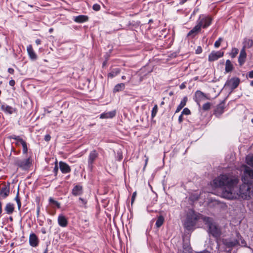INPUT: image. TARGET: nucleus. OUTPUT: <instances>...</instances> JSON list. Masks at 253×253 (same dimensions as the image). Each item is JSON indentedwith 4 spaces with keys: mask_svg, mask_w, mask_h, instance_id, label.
I'll list each match as a JSON object with an SVG mask.
<instances>
[{
    "mask_svg": "<svg viewBox=\"0 0 253 253\" xmlns=\"http://www.w3.org/2000/svg\"><path fill=\"white\" fill-rule=\"evenodd\" d=\"M201 218L208 228V233L215 238H218L221 235V230L212 218L204 216L192 210H189L184 223V227L188 230H191L195 225L198 219Z\"/></svg>",
    "mask_w": 253,
    "mask_h": 253,
    "instance_id": "2",
    "label": "nucleus"
},
{
    "mask_svg": "<svg viewBox=\"0 0 253 253\" xmlns=\"http://www.w3.org/2000/svg\"><path fill=\"white\" fill-rule=\"evenodd\" d=\"M187 0H181V2H182V3H183L185 2Z\"/></svg>",
    "mask_w": 253,
    "mask_h": 253,
    "instance_id": "55",
    "label": "nucleus"
},
{
    "mask_svg": "<svg viewBox=\"0 0 253 253\" xmlns=\"http://www.w3.org/2000/svg\"><path fill=\"white\" fill-rule=\"evenodd\" d=\"M98 155V153L95 150H93L90 152L88 159V163L89 166H92Z\"/></svg>",
    "mask_w": 253,
    "mask_h": 253,
    "instance_id": "11",
    "label": "nucleus"
},
{
    "mask_svg": "<svg viewBox=\"0 0 253 253\" xmlns=\"http://www.w3.org/2000/svg\"><path fill=\"white\" fill-rule=\"evenodd\" d=\"M27 50L30 59L32 60H36L37 59V55L34 51L32 45L30 44L27 47Z\"/></svg>",
    "mask_w": 253,
    "mask_h": 253,
    "instance_id": "13",
    "label": "nucleus"
},
{
    "mask_svg": "<svg viewBox=\"0 0 253 253\" xmlns=\"http://www.w3.org/2000/svg\"><path fill=\"white\" fill-rule=\"evenodd\" d=\"M185 87V85L184 84H182L180 85V88L181 89H183Z\"/></svg>",
    "mask_w": 253,
    "mask_h": 253,
    "instance_id": "51",
    "label": "nucleus"
},
{
    "mask_svg": "<svg viewBox=\"0 0 253 253\" xmlns=\"http://www.w3.org/2000/svg\"><path fill=\"white\" fill-rule=\"evenodd\" d=\"M201 26L197 22L196 25L188 33V36L194 37L196 35H197L199 32L201 31Z\"/></svg>",
    "mask_w": 253,
    "mask_h": 253,
    "instance_id": "15",
    "label": "nucleus"
},
{
    "mask_svg": "<svg viewBox=\"0 0 253 253\" xmlns=\"http://www.w3.org/2000/svg\"><path fill=\"white\" fill-rule=\"evenodd\" d=\"M1 109L2 111L4 112L5 113L9 114H12L16 111V109L6 104H2L0 106Z\"/></svg>",
    "mask_w": 253,
    "mask_h": 253,
    "instance_id": "10",
    "label": "nucleus"
},
{
    "mask_svg": "<svg viewBox=\"0 0 253 253\" xmlns=\"http://www.w3.org/2000/svg\"><path fill=\"white\" fill-rule=\"evenodd\" d=\"M116 115V111L115 110L102 113L100 116L101 119H109L112 118Z\"/></svg>",
    "mask_w": 253,
    "mask_h": 253,
    "instance_id": "18",
    "label": "nucleus"
},
{
    "mask_svg": "<svg viewBox=\"0 0 253 253\" xmlns=\"http://www.w3.org/2000/svg\"><path fill=\"white\" fill-rule=\"evenodd\" d=\"M222 41V39L221 38H219L218 40H217L214 44V46L215 48H218L220 45L221 42Z\"/></svg>",
    "mask_w": 253,
    "mask_h": 253,
    "instance_id": "35",
    "label": "nucleus"
},
{
    "mask_svg": "<svg viewBox=\"0 0 253 253\" xmlns=\"http://www.w3.org/2000/svg\"><path fill=\"white\" fill-rule=\"evenodd\" d=\"M20 144L22 145L23 147V154H26L28 152V147L26 142L24 140H21Z\"/></svg>",
    "mask_w": 253,
    "mask_h": 253,
    "instance_id": "30",
    "label": "nucleus"
},
{
    "mask_svg": "<svg viewBox=\"0 0 253 253\" xmlns=\"http://www.w3.org/2000/svg\"><path fill=\"white\" fill-rule=\"evenodd\" d=\"M197 253H211L207 250H204L202 252H197Z\"/></svg>",
    "mask_w": 253,
    "mask_h": 253,
    "instance_id": "50",
    "label": "nucleus"
},
{
    "mask_svg": "<svg viewBox=\"0 0 253 253\" xmlns=\"http://www.w3.org/2000/svg\"><path fill=\"white\" fill-rule=\"evenodd\" d=\"M14 164L22 169H28L31 164L30 159H20L18 158H14Z\"/></svg>",
    "mask_w": 253,
    "mask_h": 253,
    "instance_id": "4",
    "label": "nucleus"
},
{
    "mask_svg": "<svg viewBox=\"0 0 253 253\" xmlns=\"http://www.w3.org/2000/svg\"><path fill=\"white\" fill-rule=\"evenodd\" d=\"M164 217L162 215H160L158 217V219H157V220L156 221V226L158 228H159L160 227H161L163 225V224L164 223Z\"/></svg>",
    "mask_w": 253,
    "mask_h": 253,
    "instance_id": "27",
    "label": "nucleus"
},
{
    "mask_svg": "<svg viewBox=\"0 0 253 253\" xmlns=\"http://www.w3.org/2000/svg\"><path fill=\"white\" fill-rule=\"evenodd\" d=\"M51 138V137L49 135V134H47L44 137V140L46 141H48L50 140Z\"/></svg>",
    "mask_w": 253,
    "mask_h": 253,
    "instance_id": "42",
    "label": "nucleus"
},
{
    "mask_svg": "<svg viewBox=\"0 0 253 253\" xmlns=\"http://www.w3.org/2000/svg\"><path fill=\"white\" fill-rule=\"evenodd\" d=\"M10 220L12 221V218L11 217H10Z\"/></svg>",
    "mask_w": 253,
    "mask_h": 253,
    "instance_id": "60",
    "label": "nucleus"
},
{
    "mask_svg": "<svg viewBox=\"0 0 253 253\" xmlns=\"http://www.w3.org/2000/svg\"><path fill=\"white\" fill-rule=\"evenodd\" d=\"M211 104L210 102L205 103L203 106V109L204 111H208L211 108Z\"/></svg>",
    "mask_w": 253,
    "mask_h": 253,
    "instance_id": "34",
    "label": "nucleus"
},
{
    "mask_svg": "<svg viewBox=\"0 0 253 253\" xmlns=\"http://www.w3.org/2000/svg\"><path fill=\"white\" fill-rule=\"evenodd\" d=\"M58 224L61 227H66L68 224V220L66 217L63 214H60L58 217Z\"/></svg>",
    "mask_w": 253,
    "mask_h": 253,
    "instance_id": "17",
    "label": "nucleus"
},
{
    "mask_svg": "<svg viewBox=\"0 0 253 253\" xmlns=\"http://www.w3.org/2000/svg\"><path fill=\"white\" fill-rule=\"evenodd\" d=\"M8 72L11 74H13L14 72V70L13 69L9 68L8 69Z\"/></svg>",
    "mask_w": 253,
    "mask_h": 253,
    "instance_id": "47",
    "label": "nucleus"
},
{
    "mask_svg": "<svg viewBox=\"0 0 253 253\" xmlns=\"http://www.w3.org/2000/svg\"><path fill=\"white\" fill-rule=\"evenodd\" d=\"M92 9L95 11H99L100 9V6L98 4H94L92 6Z\"/></svg>",
    "mask_w": 253,
    "mask_h": 253,
    "instance_id": "39",
    "label": "nucleus"
},
{
    "mask_svg": "<svg viewBox=\"0 0 253 253\" xmlns=\"http://www.w3.org/2000/svg\"><path fill=\"white\" fill-rule=\"evenodd\" d=\"M248 76L250 78H253V70L249 73Z\"/></svg>",
    "mask_w": 253,
    "mask_h": 253,
    "instance_id": "48",
    "label": "nucleus"
},
{
    "mask_svg": "<svg viewBox=\"0 0 253 253\" xmlns=\"http://www.w3.org/2000/svg\"><path fill=\"white\" fill-rule=\"evenodd\" d=\"M147 162H148V158H147L145 160V166L147 165Z\"/></svg>",
    "mask_w": 253,
    "mask_h": 253,
    "instance_id": "57",
    "label": "nucleus"
},
{
    "mask_svg": "<svg viewBox=\"0 0 253 253\" xmlns=\"http://www.w3.org/2000/svg\"><path fill=\"white\" fill-rule=\"evenodd\" d=\"M252 122L253 123V119H252Z\"/></svg>",
    "mask_w": 253,
    "mask_h": 253,
    "instance_id": "61",
    "label": "nucleus"
},
{
    "mask_svg": "<svg viewBox=\"0 0 253 253\" xmlns=\"http://www.w3.org/2000/svg\"><path fill=\"white\" fill-rule=\"evenodd\" d=\"M182 253H192L191 249L187 246L186 248L185 247V245L183 246V251Z\"/></svg>",
    "mask_w": 253,
    "mask_h": 253,
    "instance_id": "36",
    "label": "nucleus"
},
{
    "mask_svg": "<svg viewBox=\"0 0 253 253\" xmlns=\"http://www.w3.org/2000/svg\"><path fill=\"white\" fill-rule=\"evenodd\" d=\"M10 138L20 142H21V140H23V139L21 138L19 136L12 135L10 136Z\"/></svg>",
    "mask_w": 253,
    "mask_h": 253,
    "instance_id": "40",
    "label": "nucleus"
},
{
    "mask_svg": "<svg viewBox=\"0 0 253 253\" xmlns=\"http://www.w3.org/2000/svg\"><path fill=\"white\" fill-rule=\"evenodd\" d=\"M125 88V84L124 83H120L116 84L114 89L113 92H117L124 90Z\"/></svg>",
    "mask_w": 253,
    "mask_h": 253,
    "instance_id": "25",
    "label": "nucleus"
},
{
    "mask_svg": "<svg viewBox=\"0 0 253 253\" xmlns=\"http://www.w3.org/2000/svg\"><path fill=\"white\" fill-rule=\"evenodd\" d=\"M253 45V40L249 39H246L244 40L243 47L244 49L246 48H250Z\"/></svg>",
    "mask_w": 253,
    "mask_h": 253,
    "instance_id": "26",
    "label": "nucleus"
},
{
    "mask_svg": "<svg viewBox=\"0 0 253 253\" xmlns=\"http://www.w3.org/2000/svg\"><path fill=\"white\" fill-rule=\"evenodd\" d=\"M250 85L252 86H253V80L252 81H251V83H250Z\"/></svg>",
    "mask_w": 253,
    "mask_h": 253,
    "instance_id": "56",
    "label": "nucleus"
},
{
    "mask_svg": "<svg viewBox=\"0 0 253 253\" xmlns=\"http://www.w3.org/2000/svg\"><path fill=\"white\" fill-rule=\"evenodd\" d=\"M122 79L123 80H125V79H126V76H123L122 77Z\"/></svg>",
    "mask_w": 253,
    "mask_h": 253,
    "instance_id": "54",
    "label": "nucleus"
},
{
    "mask_svg": "<svg viewBox=\"0 0 253 253\" xmlns=\"http://www.w3.org/2000/svg\"><path fill=\"white\" fill-rule=\"evenodd\" d=\"M59 165L60 169L62 173H67L71 171V168L67 164L63 162H60Z\"/></svg>",
    "mask_w": 253,
    "mask_h": 253,
    "instance_id": "14",
    "label": "nucleus"
},
{
    "mask_svg": "<svg viewBox=\"0 0 253 253\" xmlns=\"http://www.w3.org/2000/svg\"><path fill=\"white\" fill-rule=\"evenodd\" d=\"M240 80L238 78H232L226 82L225 86L229 87L230 89L233 90L239 85Z\"/></svg>",
    "mask_w": 253,
    "mask_h": 253,
    "instance_id": "5",
    "label": "nucleus"
},
{
    "mask_svg": "<svg viewBox=\"0 0 253 253\" xmlns=\"http://www.w3.org/2000/svg\"><path fill=\"white\" fill-rule=\"evenodd\" d=\"M200 50L201 51V48H200ZM200 52L201 51L199 52L198 50H197V53H200Z\"/></svg>",
    "mask_w": 253,
    "mask_h": 253,
    "instance_id": "58",
    "label": "nucleus"
},
{
    "mask_svg": "<svg viewBox=\"0 0 253 253\" xmlns=\"http://www.w3.org/2000/svg\"><path fill=\"white\" fill-rule=\"evenodd\" d=\"M136 195V192H134L132 194V198H131V203H132L133 202V201H134Z\"/></svg>",
    "mask_w": 253,
    "mask_h": 253,
    "instance_id": "43",
    "label": "nucleus"
},
{
    "mask_svg": "<svg viewBox=\"0 0 253 253\" xmlns=\"http://www.w3.org/2000/svg\"><path fill=\"white\" fill-rule=\"evenodd\" d=\"M10 188L9 185H4L0 191V199L6 198L9 194Z\"/></svg>",
    "mask_w": 253,
    "mask_h": 253,
    "instance_id": "9",
    "label": "nucleus"
},
{
    "mask_svg": "<svg viewBox=\"0 0 253 253\" xmlns=\"http://www.w3.org/2000/svg\"><path fill=\"white\" fill-rule=\"evenodd\" d=\"M190 113H191V112H190V110L188 108H185L183 110V111H182V112L181 113V114L183 115H188L190 114Z\"/></svg>",
    "mask_w": 253,
    "mask_h": 253,
    "instance_id": "38",
    "label": "nucleus"
},
{
    "mask_svg": "<svg viewBox=\"0 0 253 253\" xmlns=\"http://www.w3.org/2000/svg\"><path fill=\"white\" fill-rule=\"evenodd\" d=\"M72 193L75 196H80L83 193V188L80 185L75 186L72 189Z\"/></svg>",
    "mask_w": 253,
    "mask_h": 253,
    "instance_id": "20",
    "label": "nucleus"
},
{
    "mask_svg": "<svg viewBox=\"0 0 253 253\" xmlns=\"http://www.w3.org/2000/svg\"><path fill=\"white\" fill-rule=\"evenodd\" d=\"M49 203L53 206H56L58 208H60V204L59 202H58L56 201H55L52 198L50 197L49 199Z\"/></svg>",
    "mask_w": 253,
    "mask_h": 253,
    "instance_id": "29",
    "label": "nucleus"
},
{
    "mask_svg": "<svg viewBox=\"0 0 253 253\" xmlns=\"http://www.w3.org/2000/svg\"><path fill=\"white\" fill-rule=\"evenodd\" d=\"M247 163L253 167V155H249L246 157Z\"/></svg>",
    "mask_w": 253,
    "mask_h": 253,
    "instance_id": "28",
    "label": "nucleus"
},
{
    "mask_svg": "<svg viewBox=\"0 0 253 253\" xmlns=\"http://www.w3.org/2000/svg\"><path fill=\"white\" fill-rule=\"evenodd\" d=\"M19 191H18L16 196L15 198V200L17 204L18 209L19 210H20L21 209V203L20 199L19 197Z\"/></svg>",
    "mask_w": 253,
    "mask_h": 253,
    "instance_id": "31",
    "label": "nucleus"
},
{
    "mask_svg": "<svg viewBox=\"0 0 253 253\" xmlns=\"http://www.w3.org/2000/svg\"><path fill=\"white\" fill-rule=\"evenodd\" d=\"M238 49L237 48H232L231 51L230 53L231 57L233 58H235L238 53Z\"/></svg>",
    "mask_w": 253,
    "mask_h": 253,
    "instance_id": "32",
    "label": "nucleus"
},
{
    "mask_svg": "<svg viewBox=\"0 0 253 253\" xmlns=\"http://www.w3.org/2000/svg\"><path fill=\"white\" fill-rule=\"evenodd\" d=\"M183 120V115L181 114L178 117V122L179 123H181V122H182Z\"/></svg>",
    "mask_w": 253,
    "mask_h": 253,
    "instance_id": "45",
    "label": "nucleus"
},
{
    "mask_svg": "<svg viewBox=\"0 0 253 253\" xmlns=\"http://www.w3.org/2000/svg\"><path fill=\"white\" fill-rule=\"evenodd\" d=\"M246 56L247 54L245 49H244V48H243L240 51L238 58V62L240 65L242 66L245 63Z\"/></svg>",
    "mask_w": 253,
    "mask_h": 253,
    "instance_id": "16",
    "label": "nucleus"
},
{
    "mask_svg": "<svg viewBox=\"0 0 253 253\" xmlns=\"http://www.w3.org/2000/svg\"><path fill=\"white\" fill-rule=\"evenodd\" d=\"M158 112V106L157 105H155L152 109L151 116L152 118H154L156 115V114Z\"/></svg>",
    "mask_w": 253,
    "mask_h": 253,
    "instance_id": "33",
    "label": "nucleus"
},
{
    "mask_svg": "<svg viewBox=\"0 0 253 253\" xmlns=\"http://www.w3.org/2000/svg\"><path fill=\"white\" fill-rule=\"evenodd\" d=\"M120 69L119 68H115L113 69L108 75V78H113L120 73Z\"/></svg>",
    "mask_w": 253,
    "mask_h": 253,
    "instance_id": "24",
    "label": "nucleus"
},
{
    "mask_svg": "<svg viewBox=\"0 0 253 253\" xmlns=\"http://www.w3.org/2000/svg\"><path fill=\"white\" fill-rule=\"evenodd\" d=\"M58 170V166H57V163H56L55 166L54 168V172L55 175L57 174Z\"/></svg>",
    "mask_w": 253,
    "mask_h": 253,
    "instance_id": "41",
    "label": "nucleus"
},
{
    "mask_svg": "<svg viewBox=\"0 0 253 253\" xmlns=\"http://www.w3.org/2000/svg\"><path fill=\"white\" fill-rule=\"evenodd\" d=\"M224 109V105L222 104H220L216 109V112H219L221 114L223 112V110Z\"/></svg>",
    "mask_w": 253,
    "mask_h": 253,
    "instance_id": "37",
    "label": "nucleus"
},
{
    "mask_svg": "<svg viewBox=\"0 0 253 253\" xmlns=\"http://www.w3.org/2000/svg\"><path fill=\"white\" fill-rule=\"evenodd\" d=\"M53 29L52 28H50L49 30V33H52L53 32Z\"/></svg>",
    "mask_w": 253,
    "mask_h": 253,
    "instance_id": "53",
    "label": "nucleus"
},
{
    "mask_svg": "<svg viewBox=\"0 0 253 253\" xmlns=\"http://www.w3.org/2000/svg\"><path fill=\"white\" fill-rule=\"evenodd\" d=\"M234 69L233 65L229 60H227L225 63V72L229 73L232 71Z\"/></svg>",
    "mask_w": 253,
    "mask_h": 253,
    "instance_id": "22",
    "label": "nucleus"
},
{
    "mask_svg": "<svg viewBox=\"0 0 253 253\" xmlns=\"http://www.w3.org/2000/svg\"><path fill=\"white\" fill-rule=\"evenodd\" d=\"M188 100L187 97L185 96L181 101L179 105L177 106L175 111V113L179 112L185 105Z\"/></svg>",
    "mask_w": 253,
    "mask_h": 253,
    "instance_id": "23",
    "label": "nucleus"
},
{
    "mask_svg": "<svg viewBox=\"0 0 253 253\" xmlns=\"http://www.w3.org/2000/svg\"><path fill=\"white\" fill-rule=\"evenodd\" d=\"M35 42L37 45H39L41 44V41L40 39H37L35 41Z\"/></svg>",
    "mask_w": 253,
    "mask_h": 253,
    "instance_id": "49",
    "label": "nucleus"
},
{
    "mask_svg": "<svg viewBox=\"0 0 253 253\" xmlns=\"http://www.w3.org/2000/svg\"><path fill=\"white\" fill-rule=\"evenodd\" d=\"M88 16L84 15H80L76 17H74V20L77 23H83L88 21Z\"/></svg>",
    "mask_w": 253,
    "mask_h": 253,
    "instance_id": "19",
    "label": "nucleus"
},
{
    "mask_svg": "<svg viewBox=\"0 0 253 253\" xmlns=\"http://www.w3.org/2000/svg\"><path fill=\"white\" fill-rule=\"evenodd\" d=\"M79 200L81 201V204H82L83 205H84L86 203L85 200L81 198H80Z\"/></svg>",
    "mask_w": 253,
    "mask_h": 253,
    "instance_id": "44",
    "label": "nucleus"
},
{
    "mask_svg": "<svg viewBox=\"0 0 253 253\" xmlns=\"http://www.w3.org/2000/svg\"><path fill=\"white\" fill-rule=\"evenodd\" d=\"M15 144H16V145H17V146H19V145L20 144H20V142H18V141H17V142L15 143Z\"/></svg>",
    "mask_w": 253,
    "mask_h": 253,
    "instance_id": "52",
    "label": "nucleus"
},
{
    "mask_svg": "<svg viewBox=\"0 0 253 253\" xmlns=\"http://www.w3.org/2000/svg\"><path fill=\"white\" fill-rule=\"evenodd\" d=\"M29 243L30 245L33 247H36L38 245L39 240L35 234L32 233L30 234L29 237Z\"/></svg>",
    "mask_w": 253,
    "mask_h": 253,
    "instance_id": "12",
    "label": "nucleus"
},
{
    "mask_svg": "<svg viewBox=\"0 0 253 253\" xmlns=\"http://www.w3.org/2000/svg\"><path fill=\"white\" fill-rule=\"evenodd\" d=\"M223 52L220 51H213L209 55L208 60L210 62L217 60L218 58L222 57L223 56Z\"/></svg>",
    "mask_w": 253,
    "mask_h": 253,
    "instance_id": "6",
    "label": "nucleus"
},
{
    "mask_svg": "<svg viewBox=\"0 0 253 253\" xmlns=\"http://www.w3.org/2000/svg\"><path fill=\"white\" fill-rule=\"evenodd\" d=\"M15 82L14 80H10L9 82V84L11 86H14L15 85Z\"/></svg>",
    "mask_w": 253,
    "mask_h": 253,
    "instance_id": "46",
    "label": "nucleus"
},
{
    "mask_svg": "<svg viewBox=\"0 0 253 253\" xmlns=\"http://www.w3.org/2000/svg\"><path fill=\"white\" fill-rule=\"evenodd\" d=\"M223 243L228 248H233L239 244L237 239H225L223 240Z\"/></svg>",
    "mask_w": 253,
    "mask_h": 253,
    "instance_id": "8",
    "label": "nucleus"
},
{
    "mask_svg": "<svg viewBox=\"0 0 253 253\" xmlns=\"http://www.w3.org/2000/svg\"><path fill=\"white\" fill-rule=\"evenodd\" d=\"M4 210L6 211V213L8 214H11L13 213L14 210V206L13 204L10 203H8L6 204Z\"/></svg>",
    "mask_w": 253,
    "mask_h": 253,
    "instance_id": "21",
    "label": "nucleus"
},
{
    "mask_svg": "<svg viewBox=\"0 0 253 253\" xmlns=\"http://www.w3.org/2000/svg\"><path fill=\"white\" fill-rule=\"evenodd\" d=\"M212 19L211 16L205 15H201L197 22L201 26V28H207L211 23Z\"/></svg>",
    "mask_w": 253,
    "mask_h": 253,
    "instance_id": "3",
    "label": "nucleus"
},
{
    "mask_svg": "<svg viewBox=\"0 0 253 253\" xmlns=\"http://www.w3.org/2000/svg\"><path fill=\"white\" fill-rule=\"evenodd\" d=\"M206 98V95L200 90L196 91L195 94V101L197 102L198 106H200V102Z\"/></svg>",
    "mask_w": 253,
    "mask_h": 253,
    "instance_id": "7",
    "label": "nucleus"
},
{
    "mask_svg": "<svg viewBox=\"0 0 253 253\" xmlns=\"http://www.w3.org/2000/svg\"><path fill=\"white\" fill-rule=\"evenodd\" d=\"M164 104V102L163 101L161 103V105H163Z\"/></svg>",
    "mask_w": 253,
    "mask_h": 253,
    "instance_id": "59",
    "label": "nucleus"
},
{
    "mask_svg": "<svg viewBox=\"0 0 253 253\" xmlns=\"http://www.w3.org/2000/svg\"><path fill=\"white\" fill-rule=\"evenodd\" d=\"M243 184L239 187L237 185L239 179L226 174H222L215 178L213 185L216 187L222 188V197L228 199H248L252 194L253 170L247 166H243Z\"/></svg>",
    "mask_w": 253,
    "mask_h": 253,
    "instance_id": "1",
    "label": "nucleus"
}]
</instances>
